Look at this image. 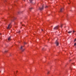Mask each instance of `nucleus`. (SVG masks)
I'll return each instance as SVG.
<instances>
[{"label": "nucleus", "mask_w": 76, "mask_h": 76, "mask_svg": "<svg viewBox=\"0 0 76 76\" xmlns=\"http://www.w3.org/2000/svg\"><path fill=\"white\" fill-rule=\"evenodd\" d=\"M47 7H48V6H46V7H45V8H47Z\"/></svg>", "instance_id": "19"}, {"label": "nucleus", "mask_w": 76, "mask_h": 76, "mask_svg": "<svg viewBox=\"0 0 76 76\" xmlns=\"http://www.w3.org/2000/svg\"><path fill=\"white\" fill-rule=\"evenodd\" d=\"M42 31H43V29H42Z\"/></svg>", "instance_id": "22"}, {"label": "nucleus", "mask_w": 76, "mask_h": 76, "mask_svg": "<svg viewBox=\"0 0 76 76\" xmlns=\"http://www.w3.org/2000/svg\"><path fill=\"white\" fill-rule=\"evenodd\" d=\"M73 32H75V31H73Z\"/></svg>", "instance_id": "21"}, {"label": "nucleus", "mask_w": 76, "mask_h": 76, "mask_svg": "<svg viewBox=\"0 0 76 76\" xmlns=\"http://www.w3.org/2000/svg\"><path fill=\"white\" fill-rule=\"evenodd\" d=\"M24 44H26V42H24Z\"/></svg>", "instance_id": "17"}, {"label": "nucleus", "mask_w": 76, "mask_h": 76, "mask_svg": "<svg viewBox=\"0 0 76 76\" xmlns=\"http://www.w3.org/2000/svg\"><path fill=\"white\" fill-rule=\"evenodd\" d=\"M18 33H19V34H20V31H19L18 32Z\"/></svg>", "instance_id": "12"}, {"label": "nucleus", "mask_w": 76, "mask_h": 76, "mask_svg": "<svg viewBox=\"0 0 76 76\" xmlns=\"http://www.w3.org/2000/svg\"><path fill=\"white\" fill-rule=\"evenodd\" d=\"M43 49H44V48H43L42 49V50H43Z\"/></svg>", "instance_id": "24"}, {"label": "nucleus", "mask_w": 76, "mask_h": 76, "mask_svg": "<svg viewBox=\"0 0 76 76\" xmlns=\"http://www.w3.org/2000/svg\"><path fill=\"white\" fill-rule=\"evenodd\" d=\"M69 4H70V3H68Z\"/></svg>", "instance_id": "25"}, {"label": "nucleus", "mask_w": 76, "mask_h": 76, "mask_svg": "<svg viewBox=\"0 0 76 76\" xmlns=\"http://www.w3.org/2000/svg\"><path fill=\"white\" fill-rule=\"evenodd\" d=\"M58 28V26H56L54 28V29H57Z\"/></svg>", "instance_id": "6"}, {"label": "nucleus", "mask_w": 76, "mask_h": 76, "mask_svg": "<svg viewBox=\"0 0 76 76\" xmlns=\"http://www.w3.org/2000/svg\"><path fill=\"white\" fill-rule=\"evenodd\" d=\"M33 0H29V1L30 2V3H32V1H33Z\"/></svg>", "instance_id": "9"}, {"label": "nucleus", "mask_w": 76, "mask_h": 76, "mask_svg": "<svg viewBox=\"0 0 76 76\" xmlns=\"http://www.w3.org/2000/svg\"><path fill=\"white\" fill-rule=\"evenodd\" d=\"M56 45L57 46H58V45L59 44V43H58V41H57V40H56Z\"/></svg>", "instance_id": "2"}, {"label": "nucleus", "mask_w": 76, "mask_h": 76, "mask_svg": "<svg viewBox=\"0 0 76 76\" xmlns=\"http://www.w3.org/2000/svg\"><path fill=\"white\" fill-rule=\"evenodd\" d=\"M25 50V49H23V50H22V51H23Z\"/></svg>", "instance_id": "18"}, {"label": "nucleus", "mask_w": 76, "mask_h": 76, "mask_svg": "<svg viewBox=\"0 0 76 76\" xmlns=\"http://www.w3.org/2000/svg\"><path fill=\"white\" fill-rule=\"evenodd\" d=\"M72 32V31H68V34H70V33H71Z\"/></svg>", "instance_id": "7"}, {"label": "nucleus", "mask_w": 76, "mask_h": 76, "mask_svg": "<svg viewBox=\"0 0 76 76\" xmlns=\"http://www.w3.org/2000/svg\"><path fill=\"white\" fill-rule=\"evenodd\" d=\"M64 10V8H61L60 10V12H62Z\"/></svg>", "instance_id": "4"}, {"label": "nucleus", "mask_w": 76, "mask_h": 76, "mask_svg": "<svg viewBox=\"0 0 76 76\" xmlns=\"http://www.w3.org/2000/svg\"><path fill=\"white\" fill-rule=\"evenodd\" d=\"M75 41H76V38L74 40V42H75Z\"/></svg>", "instance_id": "15"}, {"label": "nucleus", "mask_w": 76, "mask_h": 76, "mask_svg": "<svg viewBox=\"0 0 76 76\" xmlns=\"http://www.w3.org/2000/svg\"><path fill=\"white\" fill-rule=\"evenodd\" d=\"M63 24H61V28H62V26H63Z\"/></svg>", "instance_id": "11"}, {"label": "nucleus", "mask_w": 76, "mask_h": 76, "mask_svg": "<svg viewBox=\"0 0 76 76\" xmlns=\"http://www.w3.org/2000/svg\"><path fill=\"white\" fill-rule=\"evenodd\" d=\"M76 45V43H75L74 44V45Z\"/></svg>", "instance_id": "20"}, {"label": "nucleus", "mask_w": 76, "mask_h": 76, "mask_svg": "<svg viewBox=\"0 0 76 76\" xmlns=\"http://www.w3.org/2000/svg\"><path fill=\"white\" fill-rule=\"evenodd\" d=\"M11 38V37H9L8 38V41H10Z\"/></svg>", "instance_id": "8"}, {"label": "nucleus", "mask_w": 76, "mask_h": 76, "mask_svg": "<svg viewBox=\"0 0 76 76\" xmlns=\"http://www.w3.org/2000/svg\"><path fill=\"white\" fill-rule=\"evenodd\" d=\"M50 73V71H48V74H49Z\"/></svg>", "instance_id": "16"}, {"label": "nucleus", "mask_w": 76, "mask_h": 76, "mask_svg": "<svg viewBox=\"0 0 76 76\" xmlns=\"http://www.w3.org/2000/svg\"><path fill=\"white\" fill-rule=\"evenodd\" d=\"M23 46H21V47L20 49H21V50H22V48H23Z\"/></svg>", "instance_id": "10"}, {"label": "nucleus", "mask_w": 76, "mask_h": 76, "mask_svg": "<svg viewBox=\"0 0 76 76\" xmlns=\"http://www.w3.org/2000/svg\"><path fill=\"white\" fill-rule=\"evenodd\" d=\"M7 51H8L7 50H5V53H7Z\"/></svg>", "instance_id": "13"}, {"label": "nucleus", "mask_w": 76, "mask_h": 76, "mask_svg": "<svg viewBox=\"0 0 76 76\" xmlns=\"http://www.w3.org/2000/svg\"><path fill=\"white\" fill-rule=\"evenodd\" d=\"M69 2H70V1H69Z\"/></svg>", "instance_id": "27"}, {"label": "nucleus", "mask_w": 76, "mask_h": 76, "mask_svg": "<svg viewBox=\"0 0 76 76\" xmlns=\"http://www.w3.org/2000/svg\"><path fill=\"white\" fill-rule=\"evenodd\" d=\"M14 20H12V21H13Z\"/></svg>", "instance_id": "23"}, {"label": "nucleus", "mask_w": 76, "mask_h": 76, "mask_svg": "<svg viewBox=\"0 0 76 76\" xmlns=\"http://www.w3.org/2000/svg\"><path fill=\"white\" fill-rule=\"evenodd\" d=\"M44 7V5H43L42 6V8H39V9L40 10H43V8Z\"/></svg>", "instance_id": "5"}, {"label": "nucleus", "mask_w": 76, "mask_h": 76, "mask_svg": "<svg viewBox=\"0 0 76 76\" xmlns=\"http://www.w3.org/2000/svg\"><path fill=\"white\" fill-rule=\"evenodd\" d=\"M12 26V25H11V23H10L8 25V27L7 28V29H10Z\"/></svg>", "instance_id": "1"}, {"label": "nucleus", "mask_w": 76, "mask_h": 76, "mask_svg": "<svg viewBox=\"0 0 76 76\" xmlns=\"http://www.w3.org/2000/svg\"><path fill=\"white\" fill-rule=\"evenodd\" d=\"M10 19H13V20L15 19H16V18H15L14 17H10Z\"/></svg>", "instance_id": "3"}, {"label": "nucleus", "mask_w": 76, "mask_h": 76, "mask_svg": "<svg viewBox=\"0 0 76 76\" xmlns=\"http://www.w3.org/2000/svg\"><path fill=\"white\" fill-rule=\"evenodd\" d=\"M32 8H29L30 10H32Z\"/></svg>", "instance_id": "14"}, {"label": "nucleus", "mask_w": 76, "mask_h": 76, "mask_svg": "<svg viewBox=\"0 0 76 76\" xmlns=\"http://www.w3.org/2000/svg\"><path fill=\"white\" fill-rule=\"evenodd\" d=\"M24 1H25V0H23Z\"/></svg>", "instance_id": "26"}]
</instances>
